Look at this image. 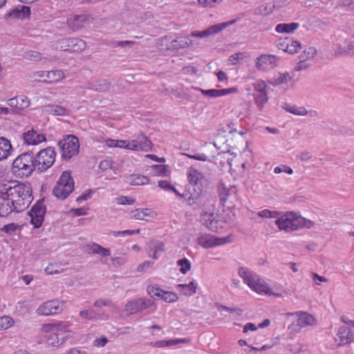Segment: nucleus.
Masks as SVG:
<instances>
[{"label": "nucleus", "mask_w": 354, "mask_h": 354, "mask_svg": "<svg viewBox=\"0 0 354 354\" xmlns=\"http://www.w3.org/2000/svg\"><path fill=\"white\" fill-rule=\"evenodd\" d=\"M12 169L16 175L20 177H29L37 170L33 153L28 151L18 156L12 162Z\"/></svg>", "instance_id": "obj_1"}, {"label": "nucleus", "mask_w": 354, "mask_h": 354, "mask_svg": "<svg viewBox=\"0 0 354 354\" xmlns=\"http://www.w3.org/2000/svg\"><path fill=\"white\" fill-rule=\"evenodd\" d=\"M74 180L71 171H64L53 189V195L58 199L64 200L73 192Z\"/></svg>", "instance_id": "obj_2"}, {"label": "nucleus", "mask_w": 354, "mask_h": 354, "mask_svg": "<svg viewBox=\"0 0 354 354\" xmlns=\"http://www.w3.org/2000/svg\"><path fill=\"white\" fill-rule=\"evenodd\" d=\"M245 283L258 294H266L280 297L281 295L273 292L268 285L255 273L245 269Z\"/></svg>", "instance_id": "obj_3"}, {"label": "nucleus", "mask_w": 354, "mask_h": 354, "mask_svg": "<svg viewBox=\"0 0 354 354\" xmlns=\"http://www.w3.org/2000/svg\"><path fill=\"white\" fill-rule=\"evenodd\" d=\"M246 88L248 95H252L259 110H262L263 105L268 102V97L266 92V84L263 81L255 80L248 82Z\"/></svg>", "instance_id": "obj_4"}, {"label": "nucleus", "mask_w": 354, "mask_h": 354, "mask_svg": "<svg viewBox=\"0 0 354 354\" xmlns=\"http://www.w3.org/2000/svg\"><path fill=\"white\" fill-rule=\"evenodd\" d=\"M55 149L51 147L43 149L37 152L35 156L37 171L39 173L46 171L55 162Z\"/></svg>", "instance_id": "obj_5"}, {"label": "nucleus", "mask_w": 354, "mask_h": 354, "mask_svg": "<svg viewBox=\"0 0 354 354\" xmlns=\"http://www.w3.org/2000/svg\"><path fill=\"white\" fill-rule=\"evenodd\" d=\"M57 145L61 150L62 158L64 160L71 159L79 152V140L75 136H66L63 140H59Z\"/></svg>", "instance_id": "obj_6"}, {"label": "nucleus", "mask_w": 354, "mask_h": 354, "mask_svg": "<svg viewBox=\"0 0 354 354\" xmlns=\"http://www.w3.org/2000/svg\"><path fill=\"white\" fill-rule=\"evenodd\" d=\"M64 323H59L53 326V333L46 336V343L52 346L62 344L66 338L71 336L72 332L67 329Z\"/></svg>", "instance_id": "obj_7"}, {"label": "nucleus", "mask_w": 354, "mask_h": 354, "mask_svg": "<svg viewBox=\"0 0 354 354\" xmlns=\"http://www.w3.org/2000/svg\"><path fill=\"white\" fill-rule=\"evenodd\" d=\"M86 47V42L77 38H64L57 41V48L63 51L79 52Z\"/></svg>", "instance_id": "obj_8"}, {"label": "nucleus", "mask_w": 354, "mask_h": 354, "mask_svg": "<svg viewBox=\"0 0 354 354\" xmlns=\"http://www.w3.org/2000/svg\"><path fill=\"white\" fill-rule=\"evenodd\" d=\"M46 211V207L44 204V199L39 200L32 207L28 215L30 218V223L34 226V228H39L42 225Z\"/></svg>", "instance_id": "obj_9"}, {"label": "nucleus", "mask_w": 354, "mask_h": 354, "mask_svg": "<svg viewBox=\"0 0 354 354\" xmlns=\"http://www.w3.org/2000/svg\"><path fill=\"white\" fill-rule=\"evenodd\" d=\"M64 309L63 302L57 300H49L41 304L36 312L39 315H55L62 312Z\"/></svg>", "instance_id": "obj_10"}, {"label": "nucleus", "mask_w": 354, "mask_h": 354, "mask_svg": "<svg viewBox=\"0 0 354 354\" xmlns=\"http://www.w3.org/2000/svg\"><path fill=\"white\" fill-rule=\"evenodd\" d=\"M275 224L279 230H284L286 232H290L297 230V225H298L297 215L293 212H287L284 215L278 218Z\"/></svg>", "instance_id": "obj_11"}, {"label": "nucleus", "mask_w": 354, "mask_h": 354, "mask_svg": "<svg viewBox=\"0 0 354 354\" xmlns=\"http://www.w3.org/2000/svg\"><path fill=\"white\" fill-rule=\"evenodd\" d=\"M147 291L151 297H156L168 303L174 302L178 299L176 294L172 292L164 291L161 290L157 285L148 286L147 288Z\"/></svg>", "instance_id": "obj_12"}, {"label": "nucleus", "mask_w": 354, "mask_h": 354, "mask_svg": "<svg viewBox=\"0 0 354 354\" xmlns=\"http://www.w3.org/2000/svg\"><path fill=\"white\" fill-rule=\"evenodd\" d=\"M236 22L235 19L231 20L227 22H224L221 24H214L207 29L203 31H193L190 36L194 37L203 38L205 37H208L209 35H215L221 32L224 28H227L230 25L234 24Z\"/></svg>", "instance_id": "obj_13"}, {"label": "nucleus", "mask_w": 354, "mask_h": 354, "mask_svg": "<svg viewBox=\"0 0 354 354\" xmlns=\"http://www.w3.org/2000/svg\"><path fill=\"white\" fill-rule=\"evenodd\" d=\"M343 321L346 325L339 328L337 335L341 344H346L354 342V322L351 320L347 322L343 319Z\"/></svg>", "instance_id": "obj_14"}, {"label": "nucleus", "mask_w": 354, "mask_h": 354, "mask_svg": "<svg viewBox=\"0 0 354 354\" xmlns=\"http://www.w3.org/2000/svg\"><path fill=\"white\" fill-rule=\"evenodd\" d=\"M217 191L221 203L224 206L228 201L234 198L236 194V187L231 185H227L223 182H219L217 185Z\"/></svg>", "instance_id": "obj_15"}, {"label": "nucleus", "mask_w": 354, "mask_h": 354, "mask_svg": "<svg viewBox=\"0 0 354 354\" xmlns=\"http://www.w3.org/2000/svg\"><path fill=\"white\" fill-rule=\"evenodd\" d=\"M277 58L274 55H262L256 59V66L260 71H269L277 66Z\"/></svg>", "instance_id": "obj_16"}, {"label": "nucleus", "mask_w": 354, "mask_h": 354, "mask_svg": "<svg viewBox=\"0 0 354 354\" xmlns=\"http://www.w3.org/2000/svg\"><path fill=\"white\" fill-rule=\"evenodd\" d=\"M22 136L24 142L26 145H37L46 140L45 135L38 133L32 128L25 131Z\"/></svg>", "instance_id": "obj_17"}, {"label": "nucleus", "mask_w": 354, "mask_h": 354, "mask_svg": "<svg viewBox=\"0 0 354 354\" xmlns=\"http://www.w3.org/2000/svg\"><path fill=\"white\" fill-rule=\"evenodd\" d=\"M218 217V215L205 212L201 216V222L209 230L218 232L223 227L220 225L219 221L217 219Z\"/></svg>", "instance_id": "obj_18"}, {"label": "nucleus", "mask_w": 354, "mask_h": 354, "mask_svg": "<svg viewBox=\"0 0 354 354\" xmlns=\"http://www.w3.org/2000/svg\"><path fill=\"white\" fill-rule=\"evenodd\" d=\"M30 192H32V190L30 187L26 186L24 184H16L11 187L8 193H7L6 200H12L13 197H26V196H29Z\"/></svg>", "instance_id": "obj_19"}, {"label": "nucleus", "mask_w": 354, "mask_h": 354, "mask_svg": "<svg viewBox=\"0 0 354 354\" xmlns=\"http://www.w3.org/2000/svg\"><path fill=\"white\" fill-rule=\"evenodd\" d=\"M88 19L87 15H74L67 19V26L72 31L75 32L84 28Z\"/></svg>", "instance_id": "obj_20"}, {"label": "nucleus", "mask_w": 354, "mask_h": 354, "mask_svg": "<svg viewBox=\"0 0 354 354\" xmlns=\"http://www.w3.org/2000/svg\"><path fill=\"white\" fill-rule=\"evenodd\" d=\"M187 178L190 185V187L193 189H202V180L203 175L201 172L195 168L190 167L187 171Z\"/></svg>", "instance_id": "obj_21"}, {"label": "nucleus", "mask_w": 354, "mask_h": 354, "mask_svg": "<svg viewBox=\"0 0 354 354\" xmlns=\"http://www.w3.org/2000/svg\"><path fill=\"white\" fill-rule=\"evenodd\" d=\"M30 14V8L28 6L19 5L11 9L8 13L6 14V18L13 19H25L29 17Z\"/></svg>", "instance_id": "obj_22"}, {"label": "nucleus", "mask_w": 354, "mask_h": 354, "mask_svg": "<svg viewBox=\"0 0 354 354\" xmlns=\"http://www.w3.org/2000/svg\"><path fill=\"white\" fill-rule=\"evenodd\" d=\"M198 243L205 248H210L221 245L222 242L218 239H214L210 235L204 234L198 238Z\"/></svg>", "instance_id": "obj_23"}, {"label": "nucleus", "mask_w": 354, "mask_h": 354, "mask_svg": "<svg viewBox=\"0 0 354 354\" xmlns=\"http://www.w3.org/2000/svg\"><path fill=\"white\" fill-rule=\"evenodd\" d=\"M193 44L192 40L189 37H178L171 41L168 47L169 49L178 50L187 48Z\"/></svg>", "instance_id": "obj_24"}, {"label": "nucleus", "mask_w": 354, "mask_h": 354, "mask_svg": "<svg viewBox=\"0 0 354 354\" xmlns=\"http://www.w3.org/2000/svg\"><path fill=\"white\" fill-rule=\"evenodd\" d=\"M12 149L10 140L4 137H0V161L7 159Z\"/></svg>", "instance_id": "obj_25"}, {"label": "nucleus", "mask_w": 354, "mask_h": 354, "mask_svg": "<svg viewBox=\"0 0 354 354\" xmlns=\"http://www.w3.org/2000/svg\"><path fill=\"white\" fill-rule=\"evenodd\" d=\"M32 192H30L29 196L26 197H18L17 201H14L15 203L12 207L13 212H20L24 210L31 202Z\"/></svg>", "instance_id": "obj_26"}, {"label": "nucleus", "mask_w": 354, "mask_h": 354, "mask_svg": "<svg viewBox=\"0 0 354 354\" xmlns=\"http://www.w3.org/2000/svg\"><path fill=\"white\" fill-rule=\"evenodd\" d=\"M111 86V83L105 80H99L96 82L89 84L88 89L97 92H104L107 91Z\"/></svg>", "instance_id": "obj_27"}, {"label": "nucleus", "mask_w": 354, "mask_h": 354, "mask_svg": "<svg viewBox=\"0 0 354 354\" xmlns=\"http://www.w3.org/2000/svg\"><path fill=\"white\" fill-rule=\"evenodd\" d=\"M132 217L136 220H145L147 219L146 217L153 218L154 215V212L148 208L143 209H136L134 211L131 212Z\"/></svg>", "instance_id": "obj_28"}, {"label": "nucleus", "mask_w": 354, "mask_h": 354, "mask_svg": "<svg viewBox=\"0 0 354 354\" xmlns=\"http://www.w3.org/2000/svg\"><path fill=\"white\" fill-rule=\"evenodd\" d=\"M148 177L140 174H131L127 177V182L131 185H142L149 183Z\"/></svg>", "instance_id": "obj_29"}, {"label": "nucleus", "mask_w": 354, "mask_h": 354, "mask_svg": "<svg viewBox=\"0 0 354 354\" xmlns=\"http://www.w3.org/2000/svg\"><path fill=\"white\" fill-rule=\"evenodd\" d=\"M299 27V23L292 22L290 24H279L276 28L275 30L279 33H292L295 30Z\"/></svg>", "instance_id": "obj_30"}, {"label": "nucleus", "mask_w": 354, "mask_h": 354, "mask_svg": "<svg viewBox=\"0 0 354 354\" xmlns=\"http://www.w3.org/2000/svg\"><path fill=\"white\" fill-rule=\"evenodd\" d=\"M297 325L301 328L311 326L315 322V318L306 312H301L297 320Z\"/></svg>", "instance_id": "obj_31"}, {"label": "nucleus", "mask_w": 354, "mask_h": 354, "mask_svg": "<svg viewBox=\"0 0 354 354\" xmlns=\"http://www.w3.org/2000/svg\"><path fill=\"white\" fill-rule=\"evenodd\" d=\"M44 74L46 75V79H44V81L48 83L57 82L64 77V72L60 70L47 71Z\"/></svg>", "instance_id": "obj_32"}, {"label": "nucleus", "mask_w": 354, "mask_h": 354, "mask_svg": "<svg viewBox=\"0 0 354 354\" xmlns=\"http://www.w3.org/2000/svg\"><path fill=\"white\" fill-rule=\"evenodd\" d=\"M189 339L186 338L182 339H169V340H160L151 344V345L154 347H166L171 346L173 345H176L180 343H187L189 342Z\"/></svg>", "instance_id": "obj_33"}, {"label": "nucleus", "mask_w": 354, "mask_h": 354, "mask_svg": "<svg viewBox=\"0 0 354 354\" xmlns=\"http://www.w3.org/2000/svg\"><path fill=\"white\" fill-rule=\"evenodd\" d=\"M46 111L55 115H66L68 111L64 106L55 104H48L45 106Z\"/></svg>", "instance_id": "obj_34"}, {"label": "nucleus", "mask_w": 354, "mask_h": 354, "mask_svg": "<svg viewBox=\"0 0 354 354\" xmlns=\"http://www.w3.org/2000/svg\"><path fill=\"white\" fill-rule=\"evenodd\" d=\"M136 142L140 151H147L151 149L152 142L143 134L137 136Z\"/></svg>", "instance_id": "obj_35"}, {"label": "nucleus", "mask_w": 354, "mask_h": 354, "mask_svg": "<svg viewBox=\"0 0 354 354\" xmlns=\"http://www.w3.org/2000/svg\"><path fill=\"white\" fill-rule=\"evenodd\" d=\"M284 109L292 114L301 116L306 115L308 113L304 107L288 104H285Z\"/></svg>", "instance_id": "obj_36"}, {"label": "nucleus", "mask_w": 354, "mask_h": 354, "mask_svg": "<svg viewBox=\"0 0 354 354\" xmlns=\"http://www.w3.org/2000/svg\"><path fill=\"white\" fill-rule=\"evenodd\" d=\"M13 212L12 207L5 198H0V216L4 217Z\"/></svg>", "instance_id": "obj_37"}, {"label": "nucleus", "mask_w": 354, "mask_h": 354, "mask_svg": "<svg viewBox=\"0 0 354 354\" xmlns=\"http://www.w3.org/2000/svg\"><path fill=\"white\" fill-rule=\"evenodd\" d=\"M189 196L186 198V201L189 205H192L196 203V201L200 198L202 193V189L198 188V189H193L192 187L189 188Z\"/></svg>", "instance_id": "obj_38"}, {"label": "nucleus", "mask_w": 354, "mask_h": 354, "mask_svg": "<svg viewBox=\"0 0 354 354\" xmlns=\"http://www.w3.org/2000/svg\"><path fill=\"white\" fill-rule=\"evenodd\" d=\"M178 287L183 290V294L186 296H191L196 293L197 284L194 281H191L188 284H178Z\"/></svg>", "instance_id": "obj_39"}, {"label": "nucleus", "mask_w": 354, "mask_h": 354, "mask_svg": "<svg viewBox=\"0 0 354 354\" xmlns=\"http://www.w3.org/2000/svg\"><path fill=\"white\" fill-rule=\"evenodd\" d=\"M290 79L291 77L288 73H279L277 77L269 81V83L273 86H278L281 84L287 83Z\"/></svg>", "instance_id": "obj_40"}, {"label": "nucleus", "mask_w": 354, "mask_h": 354, "mask_svg": "<svg viewBox=\"0 0 354 354\" xmlns=\"http://www.w3.org/2000/svg\"><path fill=\"white\" fill-rule=\"evenodd\" d=\"M198 90L205 96H208L210 97H218L220 96L227 95L226 91H222V89H209L204 90L202 88H198Z\"/></svg>", "instance_id": "obj_41"}, {"label": "nucleus", "mask_w": 354, "mask_h": 354, "mask_svg": "<svg viewBox=\"0 0 354 354\" xmlns=\"http://www.w3.org/2000/svg\"><path fill=\"white\" fill-rule=\"evenodd\" d=\"M298 225H297V230L301 227L311 228L314 226V222L305 218L301 216H297Z\"/></svg>", "instance_id": "obj_42"}, {"label": "nucleus", "mask_w": 354, "mask_h": 354, "mask_svg": "<svg viewBox=\"0 0 354 354\" xmlns=\"http://www.w3.org/2000/svg\"><path fill=\"white\" fill-rule=\"evenodd\" d=\"M136 300L138 311L149 308L153 304V301L150 299L140 298Z\"/></svg>", "instance_id": "obj_43"}, {"label": "nucleus", "mask_w": 354, "mask_h": 354, "mask_svg": "<svg viewBox=\"0 0 354 354\" xmlns=\"http://www.w3.org/2000/svg\"><path fill=\"white\" fill-rule=\"evenodd\" d=\"M275 8L274 2H268L259 7V12L263 15H268L273 12Z\"/></svg>", "instance_id": "obj_44"}, {"label": "nucleus", "mask_w": 354, "mask_h": 354, "mask_svg": "<svg viewBox=\"0 0 354 354\" xmlns=\"http://www.w3.org/2000/svg\"><path fill=\"white\" fill-rule=\"evenodd\" d=\"M177 264L180 266V272L183 274H186L191 269V263L186 258L179 259L177 261Z\"/></svg>", "instance_id": "obj_45"}, {"label": "nucleus", "mask_w": 354, "mask_h": 354, "mask_svg": "<svg viewBox=\"0 0 354 354\" xmlns=\"http://www.w3.org/2000/svg\"><path fill=\"white\" fill-rule=\"evenodd\" d=\"M80 316L82 318L92 320L96 319L97 317V312L93 309H88L85 310H81L79 313Z\"/></svg>", "instance_id": "obj_46"}, {"label": "nucleus", "mask_w": 354, "mask_h": 354, "mask_svg": "<svg viewBox=\"0 0 354 354\" xmlns=\"http://www.w3.org/2000/svg\"><path fill=\"white\" fill-rule=\"evenodd\" d=\"M153 171L156 174L166 176L169 172L168 166L167 165H153L152 166Z\"/></svg>", "instance_id": "obj_47"}, {"label": "nucleus", "mask_w": 354, "mask_h": 354, "mask_svg": "<svg viewBox=\"0 0 354 354\" xmlns=\"http://www.w3.org/2000/svg\"><path fill=\"white\" fill-rule=\"evenodd\" d=\"M18 100V111L24 110L28 108L30 105V102L26 96L19 95L17 96Z\"/></svg>", "instance_id": "obj_48"}, {"label": "nucleus", "mask_w": 354, "mask_h": 354, "mask_svg": "<svg viewBox=\"0 0 354 354\" xmlns=\"http://www.w3.org/2000/svg\"><path fill=\"white\" fill-rule=\"evenodd\" d=\"M125 310L129 313V314H134L137 312H138V305H137V300L133 299L131 301H129L125 306Z\"/></svg>", "instance_id": "obj_49"}, {"label": "nucleus", "mask_w": 354, "mask_h": 354, "mask_svg": "<svg viewBox=\"0 0 354 354\" xmlns=\"http://www.w3.org/2000/svg\"><path fill=\"white\" fill-rule=\"evenodd\" d=\"M288 53L289 54H294L298 52V50L301 48V44L298 41H294L290 39L288 44Z\"/></svg>", "instance_id": "obj_50"}, {"label": "nucleus", "mask_w": 354, "mask_h": 354, "mask_svg": "<svg viewBox=\"0 0 354 354\" xmlns=\"http://www.w3.org/2000/svg\"><path fill=\"white\" fill-rule=\"evenodd\" d=\"M151 250H155L158 252L165 251V244L160 241H152L149 245Z\"/></svg>", "instance_id": "obj_51"}, {"label": "nucleus", "mask_w": 354, "mask_h": 354, "mask_svg": "<svg viewBox=\"0 0 354 354\" xmlns=\"http://www.w3.org/2000/svg\"><path fill=\"white\" fill-rule=\"evenodd\" d=\"M258 215L263 218H275L279 215L277 211H270L269 209H263L258 212Z\"/></svg>", "instance_id": "obj_52"}, {"label": "nucleus", "mask_w": 354, "mask_h": 354, "mask_svg": "<svg viewBox=\"0 0 354 354\" xmlns=\"http://www.w3.org/2000/svg\"><path fill=\"white\" fill-rule=\"evenodd\" d=\"M12 322V319L9 317L3 316L0 317V330L8 328L10 326H11Z\"/></svg>", "instance_id": "obj_53"}, {"label": "nucleus", "mask_w": 354, "mask_h": 354, "mask_svg": "<svg viewBox=\"0 0 354 354\" xmlns=\"http://www.w3.org/2000/svg\"><path fill=\"white\" fill-rule=\"evenodd\" d=\"M12 185L10 183L0 185V198L6 200L7 193L10 191Z\"/></svg>", "instance_id": "obj_54"}, {"label": "nucleus", "mask_w": 354, "mask_h": 354, "mask_svg": "<svg viewBox=\"0 0 354 354\" xmlns=\"http://www.w3.org/2000/svg\"><path fill=\"white\" fill-rule=\"evenodd\" d=\"M17 225L12 223H9L8 225H5L1 229V232H3L5 233H7V234H12L14 232L16 231L17 230Z\"/></svg>", "instance_id": "obj_55"}, {"label": "nucleus", "mask_w": 354, "mask_h": 354, "mask_svg": "<svg viewBox=\"0 0 354 354\" xmlns=\"http://www.w3.org/2000/svg\"><path fill=\"white\" fill-rule=\"evenodd\" d=\"M218 310L220 311L221 310H225L231 313H235L236 315H239V316L241 315V313H242V310L240 308H228V307L223 306V305L218 306Z\"/></svg>", "instance_id": "obj_56"}, {"label": "nucleus", "mask_w": 354, "mask_h": 354, "mask_svg": "<svg viewBox=\"0 0 354 354\" xmlns=\"http://www.w3.org/2000/svg\"><path fill=\"white\" fill-rule=\"evenodd\" d=\"M135 200L129 196H121L118 198V203L120 205H132Z\"/></svg>", "instance_id": "obj_57"}, {"label": "nucleus", "mask_w": 354, "mask_h": 354, "mask_svg": "<svg viewBox=\"0 0 354 354\" xmlns=\"http://www.w3.org/2000/svg\"><path fill=\"white\" fill-rule=\"evenodd\" d=\"M26 58L30 60L39 61L41 60V54L37 51H30L26 53Z\"/></svg>", "instance_id": "obj_58"}, {"label": "nucleus", "mask_w": 354, "mask_h": 354, "mask_svg": "<svg viewBox=\"0 0 354 354\" xmlns=\"http://www.w3.org/2000/svg\"><path fill=\"white\" fill-rule=\"evenodd\" d=\"M125 149L133 150V151H140L138 144L136 142V139L127 141V145H125Z\"/></svg>", "instance_id": "obj_59"}, {"label": "nucleus", "mask_w": 354, "mask_h": 354, "mask_svg": "<svg viewBox=\"0 0 354 354\" xmlns=\"http://www.w3.org/2000/svg\"><path fill=\"white\" fill-rule=\"evenodd\" d=\"M305 59L313 58L317 54V50L314 47H309L308 48L304 50Z\"/></svg>", "instance_id": "obj_60"}, {"label": "nucleus", "mask_w": 354, "mask_h": 354, "mask_svg": "<svg viewBox=\"0 0 354 354\" xmlns=\"http://www.w3.org/2000/svg\"><path fill=\"white\" fill-rule=\"evenodd\" d=\"M158 185L160 188L165 191H169L171 190V189H174V186H172L167 180H159Z\"/></svg>", "instance_id": "obj_61"}, {"label": "nucleus", "mask_w": 354, "mask_h": 354, "mask_svg": "<svg viewBox=\"0 0 354 354\" xmlns=\"http://www.w3.org/2000/svg\"><path fill=\"white\" fill-rule=\"evenodd\" d=\"M290 42V38H286L284 40L280 41L277 44V47L283 50L284 52L288 53V44Z\"/></svg>", "instance_id": "obj_62"}, {"label": "nucleus", "mask_w": 354, "mask_h": 354, "mask_svg": "<svg viewBox=\"0 0 354 354\" xmlns=\"http://www.w3.org/2000/svg\"><path fill=\"white\" fill-rule=\"evenodd\" d=\"M243 54L242 53H235L230 57V61L232 64H236L239 60H242Z\"/></svg>", "instance_id": "obj_63"}, {"label": "nucleus", "mask_w": 354, "mask_h": 354, "mask_svg": "<svg viewBox=\"0 0 354 354\" xmlns=\"http://www.w3.org/2000/svg\"><path fill=\"white\" fill-rule=\"evenodd\" d=\"M107 342L108 339L106 337H102L96 339L93 342V345L97 347H103Z\"/></svg>", "instance_id": "obj_64"}]
</instances>
